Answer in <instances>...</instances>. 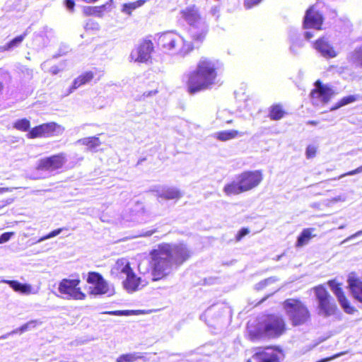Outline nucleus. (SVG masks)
I'll return each mask as SVG.
<instances>
[{
  "label": "nucleus",
  "mask_w": 362,
  "mask_h": 362,
  "mask_svg": "<svg viewBox=\"0 0 362 362\" xmlns=\"http://www.w3.org/2000/svg\"><path fill=\"white\" fill-rule=\"evenodd\" d=\"M359 95H349L341 98L336 104L335 107L333 109H337L344 105H346L350 103H353L356 102L360 99Z\"/></svg>",
  "instance_id": "35"
},
{
  "label": "nucleus",
  "mask_w": 362,
  "mask_h": 362,
  "mask_svg": "<svg viewBox=\"0 0 362 362\" xmlns=\"http://www.w3.org/2000/svg\"><path fill=\"white\" fill-rule=\"evenodd\" d=\"M247 362H252L251 359H248Z\"/></svg>",
  "instance_id": "50"
},
{
  "label": "nucleus",
  "mask_w": 362,
  "mask_h": 362,
  "mask_svg": "<svg viewBox=\"0 0 362 362\" xmlns=\"http://www.w3.org/2000/svg\"><path fill=\"white\" fill-rule=\"evenodd\" d=\"M263 179L261 170H244L236 175L235 180L226 184L223 190L227 196L238 195L256 188Z\"/></svg>",
  "instance_id": "4"
},
{
  "label": "nucleus",
  "mask_w": 362,
  "mask_h": 362,
  "mask_svg": "<svg viewBox=\"0 0 362 362\" xmlns=\"http://www.w3.org/2000/svg\"><path fill=\"white\" fill-rule=\"evenodd\" d=\"M154 51V45L151 40L144 39L130 54L132 61L139 63H146L151 59Z\"/></svg>",
  "instance_id": "11"
},
{
  "label": "nucleus",
  "mask_w": 362,
  "mask_h": 362,
  "mask_svg": "<svg viewBox=\"0 0 362 362\" xmlns=\"http://www.w3.org/2000/svg\"><path fill=\"white\" fill-rule=\"evenodd\" d=\"M95 77V74L91 71H86L81 75H79L77 78H76L72 85L70 88L71 90H75L79 87H81L83 85H85L89 82H90Z\"/></svg>",
  "instance_id": "26"
},
{
  "label": "nucleus",
  "mask_w": 362,
  "mask_h": 362,
  "mask_svg": "<svg viewBox=\"0 0 362 362\" xmlns=\"http://www.w3.org/2000/svg\"><path fill=\"white\" fill-rule=\"evenodd\" d=\"M246 330L247 338L251 341H257L264 338L278 339L286 334L288 327L282 315L269 313L249 321Z\"/></svg>",
  "instance_id": "3"
},
{
  "label": "nucleus",
  "mask_w": 362,
  "mask_h": 362,
  "mask_svg": "<svg viewBox=\"0 0 362 362\" xmlns=\"http://www.w3.org/2000/svg\"><path fill=\"white\" fill-rule=\"evenodd\" d=\"M13 128L21 132H29L30 127V122L27 118H23L16 120L13 124Z\"/></svg>",
  "instance_id": "36"
},
{
  "label": "nucleus",
  "mask_w": 362,
  "mask_h": 362,
  "mask_svg": "<svg viewBox=\"0 0 362 362\" xmlns=\"http://www.w3.org/2000/svg\"><path fill=\"white\" fill-rule=\"evenodd\" d=\"M132 269L129 262L125 258L118 259L110 270L111 275L119 277L121 274H127Z\"/></svg>",
  "instance_id": "21"
},
{
  "label": "nucleus",
  "mask_w": 362,
  "mask_h": 362,
  "mask_svg": "<svg viewBox=\"0 0 362 362\" xmlns=\"http://www.w3.org/2000/svg\"><path fill=\"white\" fill-rule=\"evenodd\" d=\"M317 151V148L313 145H308L306 148L305 155L308 159H311L315 157Z\"/></svg>",
  "instance_id": "37"
},
{
  "label": "nucleus",
  "mask_w": 362,
  "mask_h": 362,
  "mask_svg": "<svg viewBox=\"0 0 362 362\" xmlns=\"http://www.w3.org/2000/svg\"><path fill=\"white\" fill-rule=\"evenodd\" d=\"M146 0H138L134 2L126 3L122 5V11L131 15L132 11L145 4Z\"/></svg>",
  "instance_id": "34"
},
{
  "label": "nucleus",
  "mask_w": 362,
  "mask_h": 362,
  "mask_svg": "<svg viewBox=\"0 0 362 362\" xmlns=\"http://www.w3.org/2000/svg\"><path fill=\"white\" fill-rule=\"evenodd\" d=\"M262 0H245L244 4L246 8H251L252 6L257 5Z\"/></svg>",
  "instance_id": "40"
},
{
  "label": "nucleus",
  "mask_w": 362,
  "mask_h": 362,
  "mask_svg": "<svg viewBox=\"0 0 362 362\" xmlns=\"http://www.w3.org/2000/svg\"><path fill=\"white\" fill-rule=\"evenodd\" d=\"M4 204H3L1 202H0V209H2L4 206Z\"/></svg>",
  "instance_id": "48"
},
{
  "label": "nucleus",
  "mask_w": 362,
  "mask_h": 362,
  "mask_svg": "<svg viewBox=\"0 0 362 362\" xmlns=\"http://www.w3.org/2000/svg\"><path fill=\"white\" fill-rule=\"evenodd\" d=\"M78 142L86 146L88 150L93 151L101 144V141L98 136L85 137L78 141Z\"/></svg>",
  "instance_id": "31"
},
{
  "label": "nucleus",
  "mask_w": 362,
  "mask_h": 362,
  "mask_svg": "<svg viewBox=\"0 0 362 362\" xmlns=\"http://www.w3.org/2000/svg\"><path fill=\"white\" fill-rule=\"evenodd\" d=\"M157 45L165 51H175L181 54H187L194 49L192 44L189 43L174 31L161 33L158 36Z\"/></svg>",
  "instance_id": "5"
},
{
  "label": "nucleus",
  "mask_w": 362,
  "mask_h": 362,
  "mask_svg": "<svg viewBox=\"0 0 362 362\" xmlns=\"http://www.w3.org/2000/svg\"><path fill=\"white\" fill-rule=\"evenodd\" d=\"M317 301L319 314L325 317L336 313L337 305L334 299L323 285H317L313 288Z\"/></svg>",
  "instance_id": "7"
},
{
  "label": "nucleus",
  "mask_w": 362,
  "mask_h": 362,
  "mask_svg": "<svg viewBox=\"0 0 362 362\" xmlns=\"http://www.w3.org/2000/svg\"><path fill=\"white\" fill-rule=\"evenodd\" d=\"M129 311L127 310H124V311H116V312H114L115 313H119V314H127Z\"/></svg>",
  "instance_id": "47"
},
{
  "label": "nucleus",
  "mask_w": 362,
  "mask_h": 362,
  "mask_svg": "<svg viewBox=\"0 0 362 362\" xmlns=\"http://www.w3.org/2000/svg\"><path fill=\"white\" fill-rule=\"evenodd\" d=\"M80 283L79 278L74 279H63L59 283L58 291L66 299L84 300L86 295L79 287Z\"/></svg>",
  "instance_id": "8"
},
{
  "label": "nucleus",
  "mask_w": 362,
  "mask_h": 362,
  "mask_svg": "<svg viewBox=\"0 0 362 362\" xmlns=\"http://www.w3.org/2000/svg\"><path fill=\"white\" fill-rule=\"evenodd\" d=\"M160 197L164 199H179L182 197L180 191L175 187H168L164 189Z\"/></svg>",
  "instance_id": "30"
},
{
  "label": "nucleus",
  "mask_w": 362,
  "mask_h": 362,
  "mask_svg": "<svg viewBox=\"0 0 362 362\" xmlns=\"http://www.w3.org/2000/svg\"><path fill=\"white\" fill-rule=\"evenodd\" d=\"M314 36L312 32H305L304 33V37L306 40H310Z\"/></svg>",
  "instance_id": "44"
},
{
  "label": "nucleus",
  "mask_w": 362,
  "mask_h": 362,
  "mask_svg": "<svg viewBox=\"0 0 362 362\" xmlns=\"http://www.w3.org/2000/svg\"><path fill=\"white\" fill-rule=\"evenodd\" d=\"M315 88L310 93V98L314 101H320L323 104H326L334 94L332 88L324 85L320 80H317L315 82Z\"/></svg>",
  "instance_id": "15"
},
{
  "label": "nucleus",
  "mask_w": 362,
  "mask_h": 362,
  "mask_svg": "<svg viewBox=\"0 0 362 362\" xmlns=\"http://www.w3.org/2000/svg\"><path fill=\"white\" fill-rule=\"evenodd\" d=\"M349 61L355 66L362 68V45L356 47L350 53Z\"/></svg>",
  "instance_id": "27"
},
{
  "label": "nucleus",
  "mask_w": 362,
  "mask_h": 362,
  "mask_svg": "<svg viewBox=\"0 0 362 362\" xmlns=\"http://www.w3.org/2000/svg\"><path fill=\"white\" fill-rule=\"evenodd\" d=\"M327 284L337 298V300L344 310L348 314L354 313L356 312V308L351 305L350 301L344 292L342 284L341 283L336 282L334 279L328 281Z\"/></svg>",
  "instance_id": "14"
},
{
  "label": "nucleus",
  "mask_w": 362,
  "mask_h": 362,
  "mask_svg": "<svg viewBox=\"0 0 362 362\" xmlns=\"http://www.w3.org/2000/svg\"><path fill=\"white\" fill-rule=\"evenodd\" d=\"M64 5L69 11H74V7L76 5L74 0H64Z\"/></svg>",
  "instance_id": "42"
},
{
  "label": "nucleus",
  "mask_w": 362,
  "mask_h": 362,
  "mask_svg": "<svg viewBox=\"0 0 362 362\" xmlns=\"http://www.w3.org/2000/svg\"><path fill=\"white\" fill-rule=\"evenodd\" d=\"M63 230L62 228H58V229H56V230H54L52 231H51L49 233H48L47 235H46L45 236H43L40 239V241H42V240H45L46 239H49V238H53L54 236H57V235H59L62 231Z\"/></svg>",
  "instance_id": "39"
},
{
  "label": "nucleus",
  "mask_w": 362,
  "mask_h": 362,
  "mask_svg": "<svg viewBox=\"0 0 362 362\" xmlns=\"http://www.w3.org/2000/svg\"><path fill=\"white\" fill-rule=\"evenodd\" d=\"M200 25V30H197V28L193 29L192 28H191L190 29V37L192 39V42H188L192 44L194 47H195V45L199 46L204 42L208 33L207 26L205 25L204 23H203Z\"/></svg>",
  "instance_id": "23"
},
{
  "label": "nucleus",
  "mask_w": 362,
  "mask_h": 362,
  "mask_svg": "<svg viewBox=\"0 0 362 362\" xmlns=\"http://www.w3.org/2000/svg\"><path fill=\"white\" fill-rule=\"evenodd\" d=\"M307 123L310 125H317L318 124V122L315 120H310Z\"/></svg>",
  "instance_id": "45"
},
{
  "label": "nucleus",
  "mask_w": 362,
  "mask_h": 362,
  "mask_svg": "<svg viewBox=\"0 0 362 362\" xmlns=\"http://www.w3.org/2000/svg\"><path fill=\"white\" fill-rule=\"evenodd\" d=\"M250 230L247 228H242L235 235V241H240L245 235L250 233Z\"/></svg>",
  "instance_id": "38"
},
{
  "label": "nucleus",
  "mask_w": 362,
  "mask_h": 362,
  "mask_svg": "<svg viewBox=\"0 0 362 362\" xmlns=\"http://www.w3.org/2000/svg\"><path fill=\"white\" fill-rule=\"evenodd\" d=\"M243 134L238 130L221 131L216 133V138L221 141H226L235 139Z\"/></svg>",
  "instance_id": "29"
},
{
  "label": "nucleus",
  "mask_w": 362,
  "mask_h": 362,
  "mask_svg": "<svg viewBox=\"0 0 362 362\" xmlns=\"http://www.w3.org/2000/svg\"><path fill=\"white\" fill-rule=\"evenodd\" d=\"M282 349L279 346H267L260 347L252 358L257 362H281Z\"/></svg>",
  "instance_id": "12"
},
{
  "label": "nucleus",
  "mask_w": 362,
  "mask_h": 362,
  "mask_svg": "<svg viewBox=\"0 0 362 362\" xmlns=\"http://www.w3.org/2000/svg\"><path fill=\"white\" fill-rule=\"evenodd\" d=\"M6 283L13 289L16 292L29 294L31 292V286L26 284H21L16 280H9Z\"/></svg>",
  "instance_id": "28"
},
{
  "label": "nucleus",
  "mask_w": 362,
  "mask_h": 362,
  "mask_svg": "<svg viewBox=\"0 0 362 362\" xmlns=\"http://www.w3.org/2000/svg\"><path fill=\"white\" fill-rule=\"evenodd\" d=\"M86 281L88 284L94 286L90 290V293L92 295L100 296L109 292V285L99 272H89L87 275Z\"/></svg>",
  "instance_id": "13"
},
{
  "label": "nucleus",
  "mask_w": 362,
  "mask_h": 362,
  "mask_svg": "<svg viewBox=\"0 0 362 362\" xmlns=\"http://www.w3.org/2000/svg\"><path fill=\"white\" fill-rule=\"evenodd\" d=\"M149 256L153 280L160 281L171 274L173 266L178 267L187 261L191 252L183 244L162 243L150 251Z\"/></svg>",
  "instance_id": "1"
},
{
  "label": "nucleus",
  "mask_w": 362,
  "mask_h": 362,
  "mask_svg": "<svg viewBox=\"0 0 362 362\" xmlns=\"http://www.w3.org/2000/svg\"><path fill=\"white\" fill-rule=\"evenodd\" d=\"M126 276L123 281L124 288L129 293L137 291L141 284V279L135 274L133 269H131Z\"/></svg>",
  "instance_id": "22"
},
{
  "label": "nucleus",
  "mask_w": 362,
  "mask_h": 362,
  "mask_svg": "<svg viewBox=\"0 0 362 362\" xmlns=\"http://www.w3.org/2000/svg\"><path fill=\"white\" fill-rule=\"evenodd\" d=\"M226 122H227L228 124H230V123H232V120H228Z\"/></svg>",
  "instance_id": "49"
},
{
  "label": "nucleus",
  "mask_w": 362,
  "mask_h": 362,
  "mask_svg": "<svg viewBox=\"0 0 362 362\" xmlns=\"http://www.w3.org/2000/svg\"><path fill=\"white\" fill-rule=\"evenodd\" d=\"M27 33H24L23 34L16 37L4 46H1L0 52L8 51L14 47H18L23 41Z\"/></svg>",
  "instance_id": "32"
},
{
  "label": "nucleus",
  "mask_w": 362,
  "mask_h": 362,
  "mask_svg": "<svg viewBox=\"0 0 362 362\" xmlns=\"http://www.w3.org/2000/svg\"><path fill=\"white\" fill-rule=\"evenodd\" d=\"M66 162L64 153L52 155L40 160L37 169L41 170H55L62 168Z\"/></svg>",
  "instance_id": "16"
},
{
  "label": "nucleus",
  "mask_w": 362,
  "mask_h": 362,
  "mask_svg": "<svg viewBox=\"0 0 362 362\" xmlns=\"http://www.w3.org/2000/svg\"><path fill=\"white\" fill-rule=\"evenodd\" d=\"M12 232H6L0 235V244L7 242L13 235Z\"/></svg>",
  "instance_id": "41"
},
{
  "label": "nucleus",
  "mask_w": 362,
  "mask_h": 362,
  "mask_svg": "<svg viewBox=\"0 0 362 362\" xmlns=\"http://www.w3.org/2000/svg\"><path fill=\"white\" fill-rule=\"evenodd\" d=\"M64 128L54 122L42 123L30 129L27 138L34 139L42 137H52L62 132Z\"/></svg>",
  "instance_id": "9"
},
{
  "label": "nucleus",
  "mask_w": 362,
  "mask_h": 362,
  "mask_svg": "<svg viewBox=\"0 0 362 362\" xmlns=\"http://www.w3.org/2000/svg\"><path fill=\"white\" fill-rule=\"evenodd\" d=\"M347 281L349 288L354 298L362 303V279L357 277H349Z\"/></svg>",
  "instance_id": "19"
},
{
  "label": "nucleus",
  "mask_w": 362,
  "mask_h": 362,
  "mask_svg": "<svg viewBox=\"0 0 362 362\" xmlns=\"http://www.w3.org/2000/svg\"><path fill=\"white\" fill-rule=\"evenodd\" d=\"M324 20L323 14L317 8V6L311 5L305 11L303 21V28L304 29L313 28L322 30Z\"/></svg>",
  "instance_id": "10"
},
{
  "label": "nucleus",
  "mask_w": 362,
  "mask_h": 362,
  "mask_svg": "<svg viewBox=\"0 0 362 362\" xmlns=\"http://www.w3.org/2000/svg\"><path fill=\"white\" fill-rule=\"evenodd\" d=\"M219 66L216 62L208 57H202L196 68L185 75L184 83L190 95L211 89L217 82Z\"/></svg>",
  "instance_id": "2"
},
{
  "label": "nucleus",
  "mask_w": 362,
  "mask_h": 362,
  "mask_svg": "<svg viewBox=\"0 0 362 362\" xmlns=\"http://www.w3.org/2000/svg\"><path fill=\"white\" fill-rule=\"evenodd\" d=\"M182 18L193 29L197 28L204 22L202 21V16L198 8L195 5L189 6L180 11Z\"/></svg>",
  "instance_id": "17"
},
{
  "label": "nucleus",
  "mask_w": 362,
  "mask_h": 362,
  "mask_svg": "<svg viewBox=\"0 0 362 362\" xmlns=\"http://www.w3.org/2000/svg\"><path fill=\"white\" fill-rule=\"evenodd\" d=\"M361 172H362V165L353 170L349 171V172L340 175L339 178L343 177L346 175H354L355 174H357V173H359Z\"/></svg>",
  "instance_id": "43"
},
{
  "label": "nucleus",
  "mask_w": 362,
  "mask_h": 362,
  "mask_svg": "<svg viewBox=\"0 0 362 362\" xmlns=\"http://www.w3.org/2000/svg\"><path fill=\"white\" fill-rule=\"evenodd\" d=\"M282 305L293 327L304 325L310 320V312L300 299L287 298Z\"/></svg>",
  "instance_id": "6"
},
{
  "label": "nucleus",
  "mask_w": 362,
  "mask_h": 362,
  "mask_svg": "<svg viewBox=\"0 0 362 362\" xmlns=\"http://www.w3.org/2000/svg\"><path fill=\"white\" fill-rule=\"evenodd\" d=\"M111 4L109 3L100 6H87L83 8V13L86 16H95L101 18L105 13L110 11Z\"/></svg>",
  "instance_id": "20"
},
{
  "label": "nucleus",
  "mask_w": 362,
  "mask_h": 362,
  "mask_svg": "<svg viewBox=\"0 0 362 362\" xmlns=\"http://www.w3.org/2000/svg\"><path fill=\"white\" fill-rule=\"evenodd\" d=\"M8 190H9L8 188L0 187V193H4L6 192H8Z\"/></svg>",
  "instance_id": "46"
},
{
  "label": "nucleus",
  "mask_w": 362,
  "mask_h": 362,
  "mask_svg": "<svg viewBox=\"0 0 362 362\" xmlns=\"http://www.w3.org/2000/svg\"><path fill=\"white\" fill-rule=\"evenodd\" d=\"M287 115L284 106L281 103H275L270 106L269 117L271 120L277 121L284 118Z\"/></svg>",
  "instance_id": "25"
},
{
  "label": "nucleus",
  "mask_w": 362,
  "mask_h": 362,
  "mask_svg": "<svg viewBox=\"0 0 362 362\" xmlns=\"http://www.w3.org/2000/svg\"><path fill=\"white\" fill-rule=\"evenodd\" d=\"M313 48L319 52L325 58H334L337 56V52L329 43L325 36L317 39L313 42Z\"/></svg>",
  "instance_id": "18"
},
{
  "label": "nucleus",
  "mask_w": 362,
  "mask_h": 362,
  "mask_svg": "<svg viewBox=\"0 0 362 362\" xmlns=\"http://www.w3.org/2000/svg\"><path fill=\"white\" fill-rule=\"evenodd\" d=\"M144 355L141 353H129L122 354L116 359L117 362H134L138 359H144Z\"/></svg>",
  "instance_id": "33"
},
{
  "label": "nucleus",
  "mask_w": 362,
  "mask_h": 362,
  "mask_svg": "<svg viewBox=\"0 0 362 362\" xmlns=\"http://www.w3.org/2000/svg\"><path fill=\"white\" fill-rule=\"evenodd\" d=\"M315 230V229L314 228H304L297 238V240L295 245L296 247H302L304 245L308 244L310 240L316 236V235L313 234Z\"/></svg>",
  "instance_id": "24"
}]
</instances>
